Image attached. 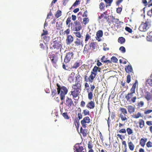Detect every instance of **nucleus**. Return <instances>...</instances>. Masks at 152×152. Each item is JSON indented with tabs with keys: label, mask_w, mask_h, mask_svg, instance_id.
<instances>
[{
	"label": "nucleus",
	"mask_w": 152,
	"mask_h": 152,
	"mask_svg": "<svg viewBox=\"0 0 152 152\" xmlns=\"http://www.w3.org/2000/svg\"><path fill=\"white\" fill-rule=\"evenodd\" d=\"M57 92L58 94H59L60 99L61 100H64L65 95L68 92V89L65 86H61L58 83L56 84Z\"/></svg>",
	"instance_id": "f257e3e1"
},
{
	"label": "nucleus",
	"mask_w": 152,
	"mask_h": 152,
	"mask_svg": "<svg viewBox=\"0 0 152 152\" xmlns=\"http://www.w3.org/2000/svg\"><path fill=\"white\" fill-rule=\"evenodd\" d=\"M72 90L71 91V95L73 98H75L78 96L81 90V87L80 83H76L72 86Z\"/></svg>",
	"instance_id": "f03ea898"
},
{
	"label": "nucleus",
	"mask_w": 152,
	"mask_h": 152,
	"mask_svg": "<svg viewBox=\"0 0 152 152\" xmlns=\"http://www.w3.org/2000/svg\"><path fill=\"white\" fill-rule=\"evenodd\" d=\"M74 25L73 26V30L74 31H77L76 32H74L73 33L75 36L79 38H80L82 35L79 32L77 31H80L82 28V26L80 23L79 21H76L74 22Z\"/></svg>",
	"instance_id": "7ed1b4c3"
},
{
	"label": "nucleus",
	"mask_w": 152,
	"mask_h": 152,
	"mask_svg": "<svg viewBox=\"0 0 152 152\" xmlns=\"http://www.w3.org/2000/svg\"><path fill=\"white\" fill-rule=\"evenodd\" d=\"M85 88L88 93V99L91 100L93 97V91L95 88V86L94 85H90V88H89V85L87 82L85 84Z\"/></svg>",
	"instance_id": "20e7f679"
},
{
	"label": "nucleus",
	"mask_w": 152,
	"mask_h": 152,
	"mask_svg": "<svg viewBox=\"0 0 152 152\" xmlns=\"http://www.w3.org/2000/svg\"><path fill=\"white\" fill-rule=\"evenodd\" d=\"M130 92L126 95L125 98L127 101L130 103H134L135 102L137 99L136 96H133V95L135 93V92L130 90Z\"/></svg>",
	"instance_id": "39448f33"
},
{
	"label": "nucleus",
	"mask_w": 152,
	"mask_h": 152,
	"mask_svg": "<svg viewBox=\"0 0 152 152\" xmlns=\"http://www.w3.org/2000/svg\"><path fill=\"white\" fill-rule=\"evenodd\" d=\"M120 110L121 111V113L120 114V117L122 121L126 122L127 121V118L126 117V114H127V111L126 109L124 108L121 107Z\"/></svg>",
	"instance_id": "423d86ee"
},
{
	"label": "nucleus",
	"mask_w": 152,
	"mask_h": 152,
	"mask_svg": "<svg viewBox=\"0 0 152 152\" xmlns=\"http://www.w3.org/2000/svg\"><path fill=\"white\" fill-rule=\"evenodd\" d=\"M61 41L58 39L54 41L51 44L52 48L54 49H58L61 46Z\"/></svg>",
	"instance_id": "0eeeda50"
},
{
	"label": "nucleus",
	"mask_w": 152,
	"mask_h": 152,
	"mask_svg": "<svg viewBox=\"0 0 152 152\" xmlns=\"http://www.w3.org/2000/svg\"><path fill=\"white\" fill-rule=\"evenodd\" d=\"M96 76V75L91 72L90 75L89 77H88L87 75V74L84 76V80L86 82H89L90 83H92Z\"/></svg>",
	"instance_id": "6e6552de"
},
{
	"label": "nucleus",
	"mask_w": 152,
	"mask_h": 152,
	"mask_svg": "<svg viewBox=\"0 0 152 152\" xmlns=\"http://www.w3.org/2000/svg\"><path fill=\"white\" fill-rule=\"evenodd\" d=\"M75 152H85L81 143H77L74 146Z\"/></svg>",
	"instance_id": "1a4fd4ad"
},
{
	"label": "nucleus",
	"mask_w": 152,
	"mask_h": 152,
	"mask_svg": "<svg viewBox=\"0 0 152 152\" xmlns=\"http://www.w3.org/2000/svg\"><path fill=\"white\" fill-rule=\"evenodd\" d=\"M148 22H146L145 23H142L139 27V29L141 31H145L149 28V26L148 25Z\"/></svg>",
	"instance_id": "9d476101"
},
{
	"label": "nucleus",
	"mask_w": 152,
	"mask_h": 152,
	"mask_svg": "<svg viewBox=\"0 0 152 152\" xmlns=\"http://www.w3.org/2000/svg\"><path fill=\"white\" fill-rule=\"evenodd\" d=\"M90 120V119L88 116H86L80 122L82 126L84 128H86L87 126V124L89 123Z\"/></svg>",
	"instance_id": "9b49d317"
},
{
	"label": "nucleus",
	"mask_w": 152,
	"mask_h": 152,
	"mask_svg": "<svg viewBox=\"0 0 152 152\" xmlns=\"http://www.w3.org/2000/svg\"><path fill=\"white\" fill-rule=\"evenodd\" d=\"M73 55L72 52L67 53L64 59V62L66 63H68L72 58Z\"/></svg>",
	"instance_id": "f8f14e48"
},
{
	"label": "nucleus",
	"mask_w": 152,
	"mask_h": 152,
	"mask_svg": "<svg viewBox=\"0 0 152 152\" xmlns=\"http://www.w3.org/2000/svg\"><path fill=\"white\" fill-rule=\"evenodd\" d=\"M65 104L66 106L69 108H70L71 107L74 106V105L72 99L67 96L66 98Z\"/></svg>",
	"instance_id": "ddd939ff"
},
{
	"label": "nucleus",
	"mask_w": 152,
	"mask_h": 152,
	"mask_svg": "<svg viewBox=\"0 0 152 152\" xmlns=\"http://www.w3.org/2000/svg\"><path fill=\"white\" fill-rule=\"evenodd\" d=\"M109 16L107 15H104V14H101L100 16H99L98 17V20H101V21L103 23L105 22V19L106 20V22H109Z\"/></svg>",
	"instance_id": "4468645a"
},
{
	"label": "nucleus",
	"mask_w": 152,
	"mask_h": 152,
	"mask_svg": "<svg viewBox=\"0 0 152 152\" xmlns=\"http://www.w3.org/2000/svg\"><path fill=\"white\" fill-rule=\"evenodd\" d=\"M50 58L52 62L53 65H55L58 60V57L56 55L52 54L50 55Z\"/></svg>",
	"instance_id": "2eb2a0df"
},
{
	"label": "nucleus",
	"mask_w": 152,
	"mask_h": 152,
	"mask_svg": "<svg viewBox=\"0 0 152 152\" xmlns=\"http://www.w3.org/2000/svg\"><path fill=\"white\" fill-rule=\"evenodd\" d=\"M145 98L148 101L150 100L152 101V94L148 91H146L145 92L144 95Z\"/></svg>",
	"instance_id": "dca6fc26"
},
{
	"label": "nucleus",
	"mask_w": 152,
	"mask_h": 152,
	"mask_svg": "<svg viewBox=\"0 0 152 152\" xmlns=\"http://www.w3.org/2000/svg\"><path fill=\"white\" fill-rule=\"evenodd\" d=\"M74 38L71 35H69L66 37V42L67 45H69L71 44L73 41Z\"/></svg>",
	"instance_id": "f3484780"
},
{
	"label": "nucleus",
	"mask_w": 152,
	"mask_h": 152,
	"mask_svg": "<svg viewBox=\"0 0 152 152\" xmlns=\"http://www.w3.org/2000/svg\"><path fill=\"white\" fill-rule=\"evenodd\" d=\"M101 70V68H100L95 66L94 67L91 72L96 76L97 74V72H100Z\"/></svg>",
	"instance_id": "a211bd4d"
},
{
	"label": "nucleus",
	"mask_w": 152,
	"mask_h": 152,
	"mask_svg": "<svg viewBox=\"0 0 152 152\" xmlns=\"http://www.w3.org/2000/svg\"><path fill=\"white\" fill-rule=\"evenodd\" d=\"M95 106V103L92 101L88 102L86 105V107L89 109H93L94 108Z\"/></svg>",
	"instance_id": "6ab92c4d"
},
{
	"label": "nucleus",
	"mask_w": 152,
	"mask_h": 152,
	"mask_svg": "<svg viewBox=\"0 0 152 152\" xmlns=\"http://www.w3.org/2000/svg\"><path fill=\"white\" fill-rule=\"evenodd\" d=\"M125 70L126 72L128 73H132V75L133 73V70L132 66L131 65H128L125 68Z\"/></svg>",
	"instance_id": "aec40b11"
},
{
	"label": "nucleus",
	"mask_w": 152,
	"mask_h": 152,
	"mask_svg": "<svg viewBox=\"0 0 152 152\" xmlns=\"http://www.w3.org/2000/svg\"><path fill=\"white\" fill-rule=\"evenodd\" d=\"M147 140V138H142L140 141V144L142 147H144Z\"/></svg>",
	"instance_id": "412c9836"
},
{
	"label": "nucleus",
	"mask_w": 152,
	"mask_h": 152,
	"mask_svg": "<svg viewBox=\"0 0 152 152\" xmlns=\"http://www.w3.org/2000/svg\"><path fill=\"white\" fill-rule=\"evenodd\" d=\"M75 43L76 45H77V46H79L81 45L83 46V44L82 39H81L78 38H77L76 41L75 42Z\"/></svg>",
	"instance_id": "4be33fe9"
},
{
	"label": "nucleus",
	"mask_w": 152,
	"mask_h": 152,
	"mask_svg": "<svg viewBox=\"0 0 152 152\" xmlns=\"http://www.w3.org/2000/svg\"><path fill=\"white\" fill-rule=\"evenodd\" d=\"M90 49V46H89L87 44H86L85 45L83 50V52L84 53H87L88 52L89 50Z\"/></svg>",
	"instance_id": "5701e85b"
},
{
	"label": "nucleus",
	"mask_w": 152,
	"mask_h": 152,
	"mask_svg": "<svg viewBox=\"0 0 152 152\" xmlns=\"http://www.w3.org/2000/svg\"><path fill=\"white\" fill-rule=\"evenodd\" d=\"M69 78V80L70 83H72L74 82V77L75 75V73L74 72L71 73Z\"/></svg>",
	"instance_id": "b1692460"
},
{
	"label": "nucleus",
	"mask_w": 152,
	"mask_h": 152,
	"mask_svg": "<svg viewBox=\"0 0 152 152\" xmlns=\"http://www.w3.org/2000/svg\"><path fill=\"white\" fill-rule=\"evenodd\" d=\"M88 130L86 129H83L82 127H81L80 129V132L82 133L83 137H86V136L87 134Z\"/></svg>",
	"instance_id": "393cba45"
},
{
	"label": "nucleus",
	"mask_w": 152,
	"mask_h": 152,
	"mask_svg": "<svg viewBox=\"0 0 152 152\" xmlns=\"http://www.w3.org/2000/svg\"><path fill=\"white\" fill-rule=\"evenodd\" d=\"M127 109L129 112L130 113H132L134 111L135 108L132 105L128 106Z\"/></svg>",
	"instance_id": "a878e982"
},
{
	"label": "nucleus",
	"mask_w": 152,
	"mask_h": 152,
	"mask_svg": "<svg viewBox=\"0 0 152 152\" xmlns=\"http://www.w3.org/2000/svg\"><path fill=\"white\" fill-rule=\"evenodd\" d=\"M82 78L80 76L79 74L78 73L76 75L75 77V80L77 82V83H79L82 80Z\"/></svg>",
	"instance_id": "bb28decb"
},
{
	"label": "nucleus",
	"mask_w": 152,
	"mask_h": 152,
	"mask_svg": "<svg viewBox=\"0 0 152 152\" xmlns=\"http://www.w3.org/2000/svg\"><path fill=\"white\" fill-rule=\"evenodd\" d=\"M138 82L137 80H136L135 81V83L133 84L132 87L130 89V91H134V92H135V88H136V86L137 85H138Z\"/></svg>",
	"instance_id": "cd10ccee"
},
{
	"label": "nucleus",
	"mask_w": 152,
	"mask_h": 152,
	"mask_svg": "<svg viewBox=\"0 0 152 152\" xmlns=\"http://www.w3.org/2000/svg\"><path fill=\"white\" fill-rule=\"evenodd\" d=\"M138 122L140 128L141 129L142 128L145 126V122L144 120L142 119H140Z\"/></svg>",
	"instance_id": "c85d7f7f"
},
{
	"label": "nucleus",
	"mask_w": 152,
	"mask_h": 152,
	"mask_svg": "<svg viewBox=\"0 0 152 152\" xmlns=\"http://www.w3.org/2000/svg\"><path fill=\"white\" fill-rule=\"evenodd\" d=\"M91 33H87L85 36V42L86 43L87 41L91 38Z\"/></svg>",
	"instance_id": "c756f323"
},
{
	"label": "nucleus",
	"mask_w": 152,
	"mask_h": 152,
	"mask_svg": "<svg viewBox=\"0 0 152 152\" xmlns=\"http://www.w3.org/2000/svg\"><path fill=\"white\" fill-rule=\"evenodd\" d=\"M112 17L113 19L112 21L113 24H118L120 22L119 21V19L117 18H115L113 16Z\"/></svg>",
	"instance_id": "7c9ffc66"
},
{
	"label": "nucleus",
	"mask_w": 152,
	"mask_h": 152,
	"mask_svg": "<svg viewBox=\"0 0 152 152\" xmlns=\"http://www.w3.org/2000/svg\"><path fill=\"white\" fill-rule=\"evenodd\" d=\"M128 144L129 149L131 151L133 150L134 148V145L132 142H130L128 143Z\"/></svg>",
	"instance_id": "2f4dec72"
},
{
	"label": "nucleus",
	"mask_w": 152,
	"mask_h": 152,
	"mask_svg": "<svg viewBox=\"0 0 152 152\" xmlns=\"http://www.w3.org/2000/svg\"><path fill=\"white\" fill-rule=\"evenodd\" d=\"M61 15V11L60 10H57L55 14V16L57 18H58Z\"/></svg>",
	"instance_id": "473e14b6"
},
{
	"label": "nucleus",
	"mask_w": 152,
	"mask_h": 152,
	"mask_svg": "<svg viewBox=\"0 0 152 152\" xmlns=\"http://www.w3.org/2000/svg\"><path fill=\"white\" fill-rule=\"evenodd\" d=\"M103 35V32L102 30H99L97 31L96 34V36L97 37H101Z\"/></svg>",
	"instance_id": "72a5a7b5"
},
{
	"label": "nucleus",
	"mask_w": 152,
	"mask_h": 152,
	"mask_svg": "<svg viewBox=\"0 0 152 152\" xmlns=\"http://www.w3.org/2000/svg\"><path fill=\"white\" fill-rule=\"evenodd\" d=\"M118 41V42L119 43H120L121 44H123L125 42V39L124 37H121L119 38Z\"/></svg>",
	"instance_id": "f704fd0d"
},
{
	"label": "nucleus",
	"mask_w": 152,
	"mask_h": 152,
	"mask_svg": "<svg viewBox=\"0 0 152 152\" xmlns=\"http://www.w3.org/2000/svg\"><path fill=\"white\" fill-rule=\"evenodd\" d=\"M104 1L108 4L106 5V7H107L108 6H111V4L113 1V0H104Z\"/></svg>",
	"instance_id": "c9c22d12"
},
{
	"label": "nucleus",
	"mask_w": 152,
	"mask_h": 152,
	"mask_svg": "<svg viewBox=\"0 0 152 152\" xmlns=\"http://www.w3.org/2000/svg\"><path fill=\"white\" fill-rule=\"evenodd\" d=\"M74 123L77 129L79 128L80 123L79 120L76 119L74 121Z\"/></svg>",
	"instance_id": "e433bc0d"
},
{
	"label": "nucleus",
	"mask_w": 152,
	"mask_h": 152,
	"mask_svg": "<svg viewBox=\"0 0 152 152\" xmlns=\"http://www.w3.org/2000/svg\"><path fill=\"white\" fill-rule=\"evenodd\" d=\"M39 46L40 48L42 50H45L46 48H48V47L45 43H44V44L40 43Z\"/></svg>",
	"instance_id": "4c0bfd02"
},
{
	"label": "nucleus",
	"mask_w": 152,
	"mask_h": 152,
	"mask_svg": "<svg viewBox=\"0 0 152 152\" xmlns=\"http://www.w3.org/2000/svg\"><path fill=\"white\" fill-rule=\"evenodd\" d=\"M89 46L90 48H91L93 49H95L96 47L95 42H91Z\"/></svg>",
	"instance_id": "58836bf2"
},
{
	"label": "nucleus",
	"mask_w": 152,
	"mask_h": 152,
	"mask_svg": "<svg viewBox=\"0 0 152 152\" xmlns=\"http://www.w3.org/2000/svg\"><path fill=\"white\" fill-rule=\"evenodd\" d=\"M88 148L89 149H92L93 147V144L91 140L89 141L88 144Z\"/></svg>",
	"instance_id": "ea45409f"
},
{
	"label": "nucleus",
	"mask_w": 152,
	"mask_h": 152,
	"mask_svg": "<svg viewBox=\"0 0 152 152\" xmlns=\"http://www.w3.org/2000/svg\"><path fill=\"white\" fill-rule=\"evenodd\" d=\"M80 65V63L78 62H76L74 64V65L72 67V68L73 69H77L79 66Z\"/></svg>",
	"instance_id": "a19ab883"
},
{
	"label": "nucleus",
	"mask_w": 152,
	"mask_h": 152,
	"mask_svg": "<svg viewBox=\"0 0 152 152\" xmlns=\"http://www.w3.org/2000/svg\"><path fill=\"white\" fill-rule=\"evenodd\" d=\"M43 36V39L44 41L46 42H48L49 41L50 39V37L49 36H47L46 35Z\"/></svg>",
	"instance_id": "79ce46f5"
},
{
	"label": "nucleus",
	"mask_w": 152,
	"mask_h": 152,
	"mask_svg": "<svg viewBox=\"0 0 152 152\" xmlns=\"http://www.w3.org/2000/svg\"><path fill=\"white\" fill-rule=\"evenodd\" d=\"M83 113L85 116L87 115H90L89 111L87 109H85L83 110Z\"/></svg>",
	"instance_id": "37998d69"
},
{
	"label": "nucleus",
	"mask_w": 152,
	"mask_h": 152,
	"mask_svg": "<svg viewBox=\"0 0 152 152\" xmlns=\"http://www.w3.org/2000/svg\"><path fill=\"white\" fill-rule=\"evenodd\" d=\"M62 116L65 119H68L69 118V117L66 112L63 113L62 114Z\"/></svg>",
	"instance_id": "c03bdc74"
},
{
	"label": "nucleus",
	"mask_w": 152,
	"mask_h": 152,
	"mask_svg": "<svg viewBox=\"0 0 152 152\" xmlns=\"http://www.w3.org/2000/svg\"><path fill=\"white\" fill-rule=\"evenodd\" d=\"M111 62L112 61L114 63H116L118 61V59L115 56H113L111 58Z\"/></svg>",
	"instance_id": "a18cd8bd"
},
{
	"label": "nucleus",
	"mask_w": 152,
	"mask_h": 152,
	"mask_svg": "<svg viewBox=\"0 0 152 152\" xmlns=\"http://www.w3.org/2000/svg\"><path fill=\"white\" fill-rule=\"evenodd\" d=\"M126 131L129 135H131L133 133L132 130L130 128H127L126 129Z\"/></svg>",
	"instance_id": "49530a36"
},
{
	"label": "nucleus",
	"mask_w": 152,
	"mask_h": 152,
	"mask_svg": "<svg viewBox=\"0 0 152 152\" xmlns=\"http://www.w3.org/2000/svg\"><path fill=\"white\" fill-rule=\"evenodd\" d=\"M141 116V113L139 112L137 114L134 115L132 116V117L134 118H139Z\"/></svg>",
	"instance_id": "de8ad7c7"
},
{
	"label": "nucleus",
	"mask_w": 152,
	"mask_h": 152,
	"mask_svg": "<svg viewBox=\"0 0 152 152\" xmlns=\"http://www.w3.org/2000/svg\"><path fill=\"white\" fill-rule=\"evenodd\" d=\"M89 21V19L88 18H84L83 19V22L85 25L87 24Z\"/></svg>",
	"instance_id": "09e8293b"
},
{
	"label": "nucleus",
	"mask_w": 152,
	"mask_h": 152,
	"mask_svg": "<svg viewBox=\"0 0 152 152\" xmlns=\"http://www.w3.org/2000/svg\"><path fill=\"white\" fill-rule=\"evenodd\" d=\"M105 7V5L103 2H101L99 5V8L100 10L103 9Z\"/></svg>",
	"instance_id": "8fccbe9b"
},
{
	"label": "nucleus",
	"mask_w": 152,
	"mask_h": 152,
	"mask_svg": "<svg viewBox=\"0 0 152 152\" xmlns=\"http://www.w3.org/2000/svg\"><path fill=\"white\" fill-rule=\"evenodd\" d=\"M131 81V76L129 75H128L127 76L126 82L129 83Z\"/></svg>",
	"instance_id": "3c124183"
},
{
	"label": "nucleus",
	"mask_w": 152,
	"mask_h": 152,
	"mask_svg": "<svg viewBox=\"0 0 152 152\" xmlns=\"http://www.w3.org/2000/svg\"><path fill=\"white\" fill-rule=\"evenodd\" d=\"M146 146L148 148L152 147V142L150 141H149L146 143Z\"/></svg>",
	"instance_id": "603ef678"
},
{
	"label": "nucleus",
	"mask_w": 152,
	"mask_h": 152,
	"mask_svg": "<svg viewBox=\"0 0 152 152\" xmlns=\"http://www.w3.org/2000/svg\"><path fill=\"white\" fill-rule=\"evenodd\" d=\"M147 83H148L151 86H152V79H148L147 81Z\"/></svg>",
	"instance_id": "864d4df0"
},
{
	"label": "nucleus",
	"mask_w": 152,
	"mask_h": 152,
	"mask_svg": "<svg viewBox=\"0 0 152 152\" xmlns=\"http://www.w3.org/2000/svg\"><path fill=\"white\" fill-rule=\"evenodd\" d=\"M119 50L123 53H124L126 52L125 48L123 46L119 48Z\"/></svg>",
	"instance_id": "5fc2aeb1"
},
{
	"label": "nucleus",
	"mask_w": 152,
	"mask_h": 152,
	"mask_svg": "<svg viewBox=\"0 0 152 152\" xmlns=\"http://www.w3.org/2000/svg\"><path fill=\"white\" fill-rule=\"evenodd\" d=\"M57 91L56 89H53L52 91L51 95L53 97L56 94Z\"/></svg>",
	"instance_id": "6e6d98bb"
},
{
	"label": "nucleus",
	"mask_w": 152,
	"mask_h": 152,
	"mask_svg": "<svg viewBox=\"0 0 152 152\" xmlns=\"http://www.w3.org/2000/svg\"><path fill=\"white\" fill-rule=\"evenodd\" d=\"M121 85L123 87L125 88H128V86H127L126 85L125 82H123L122 81H121Z\"/></svg>",
	"instance_id": "4d7b16f0"
},
{
	"label": "nucleus",
	"mask_w": 152,
	"mask_h": 152,
	"mask_svg": "<svg viewBox=\"0 0 152 152\" xmlns=\"http://www.w3.org/2000/svg\"><path fill=\"white\" fill-rule=\"evenodd\" d=\"M125 29L126 30L130 33H131L132 32V29L130 28L129 27H126Z\"/></svg>",
	"instance_id": "13d9d810"
},
{
	"label": "nucleus",
	"mask_w": 152,
	"mask_h": 152,
	"mask_svg": "<svg viewBox=\"0 0 152 152\" xmlns=\"http://www.w3.org/2000/svg\"><path fill=\"white\" fill-rule=\"evenodd\" d=\"M144 102L142 101H141L139 103H138V106L139 107H142L144 105Z\"/></svg>",
	"instance_id": "bf43d9fd"
},
{
	"label": "nucleus",
	"mask_w": 152,
	"mask_h": 152,
	"mask_svg": "<svg viewBox=\"0 0 152 152\" xmlns=\"http://www.w3.org/2000/svg\"><path fill=\"white\" fill-rule=\"evenodd\" d=\"M80 2V1L79 0H76V1H75V2L73 4L72 6H74V7H75L76 6L78 5L79 4Z\"/></svg>",
	"instance_id": "052dcab7"
},
{
	"label": "nucleus",
	"mask_w": 152,
	"mask_h": 152,
	"mask_svg": "<svg viewBox=\"0 0 152 152\" xmlns=\"http://www.w3.org/2000/svg\"><path fill=\"white\" fill-rule=\"evenodd\" d=\"M71 18L70 17H68L67 18L66 21V25H68L69 23L71 22Z\"/></svg>",
	"instance_id": "680f3d73"
},
{
	"label": "nucleus",
	"mask_w": 152,
	"mask_h": 152,
	"mask_svg": "<svg viewBox=\"0 0 152 152\" xmlns=\"http://www.w3.org/2000/svg\"><path fill=\"white\" fill-rule=\"evenodd\" d=\"M70 30L69 29H67L66 30L64 31V35H65V34H69L70 33Z\"/></svg>",
	"instance_id": "e2e57ef3"
},
{
	"label": "nucleus",
	"mask_w": 152,
	"mask_h": 152,
	"mask_svg": "<svg viewBox=\"0 0 152 152\" xmlns=\"http://www.w3.org/2000/svg\"><path fill=\"white\" fill-rule=\"evenodd\" d=\"M47 34H48V31H47L43 30V33L42 34L41 36H45Z\"/></svg>",
	"instance_id": "0e129e2a"
},
{
	"label": "nucleus",
	"mask_w": 152,
	"mask_h": 152,
	"mask_svg": "<svg viewBox=\"0 0 152 152\" xmlns=\"http://www.w3.org/2000/svg\"><path fill=\"white\" fill-rule=\"evenodd\" d=\"M152 112V110H145L144 112V113L145 114H148Z\"/></svg>",
	"instance_id": "69168bd1"
},
{
	"label": "nucleus",
	"mask_w": 152,
	"mask_h": 152,
	"mask_svg": "<svg viewBox=\"0 0 152 152\" xmlns=\"http://www.w3.org/2000/svg\"><path fill=\"white\" fill-rule=\"evenodd\" d=\"M77 116L78 118V119L77 120H80L82 118V115L80 113H78Z\"/></svg>",
	"instance_id": "338daca9"
},
{
	"label": "nucleus",
	"mask_w": 152,
	"mask_h": 152,
	"mask_svg": "<svg viewBox=\"0 0 152 152\" xmlns=\"http://www.w3.org/2000/svg\"><path fill=\"white\" fill-rule=\"evenodd\" d=\"M126 132V131L125 129H122L119 131V132L120 133H125Z\"/></svg>",
	"instance_id": "774afa93"
}]
</instances>
